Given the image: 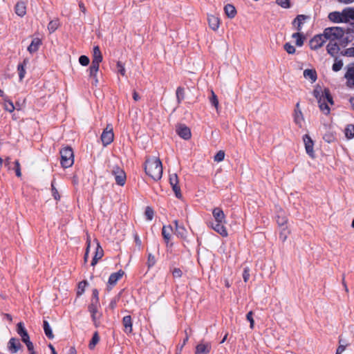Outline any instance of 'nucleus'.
Returning <instances> with one entry per match:
<instances>
[{
	"instance_id": "f257e3e1",
	"label": "nucleus",
	"mask_w": 354,
	"mask_h": 354,
	"mask_svg": "<svg viewBox=\"0 0 354 354\" xmlns=\"http://www.w3.org/2000/svg\"><path fill=\"white\" fill-rule=\"evenodd\" d=\"M145 171L153 180L158 181L162 176V165L160 158L150 157L147 158L144 164Z\"/></svg>"
},
{
	"instance_id": "f03ea898",
	"label": "nucleus",
	"mask_w": 354,
	"mask_h": 354,
	"mask_svg": "<svg viewBox=\"0 0 354 354\" xmlns=\"http://www.w3.org/2000/svg\"><path fill=\"white\" fill-rule=\"evenodd\" d=\"M60 163L63 168H69L74 163V153L71 147L66 146L61 149Z\"/></svg>"
},
{
	"instance_id": "7ed1b4c3",
	"label": "nucleus",
	"mask_w": 354,
	"mask_h": 354,
	"mask_svg": "<svg viewBox=\"0 0 354 354\" xmlns=\"http://www.w3.org/2000/svg\"><path fill=\"white\" fill-rule=\"evenodd\" d=\"M344 35L343 28L342 27H328L324 29V36L325 39L335 41Z\"/></svg>"
},
{
	"instance_id": "20e7f679",
	"label": "nucleus",
	"mask_w": 354,
	"mask_h": 354,
	"mask_svg": "<svg viewBox=\"0 0 354 354\" xmlns=\"http://www.w3.org/2000/svg\"><path fill=\"white\" fill-rule=\"evenodd\" d=\"M111 174L114 176L118 185L123 186L125 184L127 179L126 173L120 167L115 165L113 167Z\"/></svg>"
},
{
	"instance_id": "39448f33",
	"label": "nucleus",
	"mask_w": 354,
	"mask_h": 354,
	"mask_svg": "<svg viewBox=\"0 0 354 354\" xmlns=\"http://www.w3.org/2000/svg\"><path fill=\"white\" fill-rule=\"evenodd\" d=\"M114 139V133L111 124H107L106 127L102 131L101 140L104 147L110 145Z\"/></svg>"
},
{
	"instance_id": "423d86ee",
	"label": "nucleus",
	"mask_w": 354,
	"mask_h": 354,
	"mask_svg": "<svg viewBox=\"0 0 354 354\" xmlns=\"http://www.w3.org/2000/svg\"><path fill=\"white\" fill-rule=\"evenodd\" d=\"M227 223H217L210 221L207 223V226L213 229L215 232L219 234L223 237H227L228 236L227 230L225 226Z\"/></svg>"
},
{
	"instance_id": "0eeeda50",
	"label": "nucleus",
	"mask_w": 354,
	"mask_h": 354,
	"mask_svg": "<svg viewBox=\"0 0 354 354\" xmlns=\"http://www.w3.org/2000/svg\"><path fill=\"white\" fill-rule=\"evenodd\" d=\"M176 132L181 138L188 140L192 137L191 129L185 124H178L176 126Z\"/></svg>"
},
{
	"instance_id": "6e6552de",
	"label": "nucleus",
	"mask_w": 354,
	"mask_h": 354,
	"mask_svg": "<svg viewBox=\"0 0 354 354\" xmlns=\"http://www.w3.org/2000/svg\"><path fill=\"white\" fill-rule=\"evenodd\" d=\"M276 222L280 227H283L288 223V218L286 212L280 207H276L275 213Z\"/></svg>"
},
{
	"instance_id": "1a4fd4ad",
	"label": "nucleus",
	"mask_w": 354,
	"mask_h": 354,
	"mask_svg": "<svg viewBox=\"0 0 354 354\" xmlns=\"http://www.w3.org/2000/svg\"><path fill=\"white\" fill-rule=\"evenodd\" d=\"M324 33L315 35L309 41L310 48L312 50H317L326 42Z\"/></svg>"
},
{
	"instance_id": "9d476101",
	"label": "nucleus",
	"mask_w": 354,
	"mask_h": 354,
	"mask_svg": "<svg viewBox=\"0 0 354 354\" xmlns=\"http://www.w3.org/2000/svg\"><path fill=\"white\" fill-rule=\"evenodd\" d=\"M303 141L304 142L306 153L312 158H315V152L313 150L314 142L308 134L303 136Z\"/></svg>"
},
{
	"instance_id": "9b49d317",
	"label": "nucleus",
	"mask_w": 354,
	"mask_h": 354,
	"mask_svg": "<svg viewBox=\"0 0 354 354\" xmlns=\"http://www.w3.org/2000/svg\"><path fill=\"white\" fill-rule=\"evenodd\" d=\"M124 274V272L121 269L116 272L111 274L108 280V289L111 290L114 286H115L117 282L122 277Z\"/></svg>"
},
{
	"instance_id": "f8f14e48",
	"label": "nucleus",
	"mask_w": 354,
	"mask_h": 354,
	"mask_svg": "<svg viewBox=\"0 0 354 354\" xmlns=\"http://www.w3.org/2000/svg\"><path fill=\"white\" fill-rule=\"evenodd\" d=\"M212 216L214 218L213 222L227 223L225 214L221 207H214L212 209Z\"/></svg>"
},
{
	"instance_id": "ddd939ff",
	"label": "nucleus",
	"mask_w": 354,
	"mask_h": 354,
	"mask_svg": "<svg viewBox=\"0 0 354 354\" xmlns=\"http://www.w3.org/2000/svg\"><path fill=\"white\" fill-rule=\"evenodd\" d=\"M16 330L17 334L21 337V341L24 343L30 340L28 333L26 329L24 324L23 322H20L17 324Z\"/></svg>"
},
{
	"instance_id": "4468645a",
	"label": "nucleus",
	"mask_w": 354,
	"mask_h": 354,
	"mask_svg": "<svg viewBox=\"0 0 354 354\" xmlns=\"http://www.w3.org/2000/svg\"><path fill=\"white\" fill-rule=\"evenodd\" d=\"M173 231L171 225H164L162 229V236L167 247H172L173 243H169L171 235V232Z\"/></svg>"
},
{
	"instance_id": "2eb2a0df",
	"label": "nucleus",
	"mask_w": 354,
	"mask_h": 354,
	"mask_svg": "<svg viewBox=\"0 0 354 354\" xmlns=\"http://www.w3.org/2000/svg\"><path fill=\"white\" fill-rule=\"evenodd\" d=\"M102 59L103 57L100 47L95 46L93 49V59L91 65L100 66V64L102 62Z\"/></svg>"
},
{
	"instance_id": "dca6fc26",
	"label": "nucleus",
	"mask_w": 354,
	"mask_h": 354,
	"mask_svg": "<svg viewBox=\"0 0 354 354\" xmlns=\"http://www.w3.org/2000/svg\"><path fill=\"white\" fill-rule=\"evenodd\" d=\"M344 78L347 80L348 86H354V62L347 66V71L344 75Z\"/></svg>"
},
{
	"instance_id": "f3484780",
	"label": "nucleus",
	"mask_w": 354,
	"mask_h": 354,
	"mask_svg": "<svg viewBox=\"0 0 354 354\" xmlns=\"http://www.w3.org/2000/svg\"><path fill=\"white\" fill-rule=\"evenodd\" d=\"M21 347L19 339L15 337L10 338L8 343V348L12 354L16 353Z\"/></svg>"
},
{
	"instance_id": "a211bd4d",
	"label": "nucleus",
	"mask_w": 354,
	"mask_h": 354,
	"mask_svg": "<svg viewBox=\"0 0 354 354\" xmlns=\"http://www.w3.org/2000/svg\"><path fill=\"white\" fill-rule=\"evenodd\" d=\"M174 223L175 225V234L182 239H186L187 236L186 228L183 225H179L177 220H175Z\"/></svg>"
},
{
	"instance_id": "6ab92c4d",
	"label": "nucleus",
	"mask_w": 354,
	"mask_h": 354,
	"mask_svg": "<svg viewBox=\"0 0 354 354\" xmlns=\"http://www.w3.org/2000/svg\"><path fill=\"white\" fill-rule=\"evenodd\" d=\"M309 16L305 15H298L292 21V25L299 32L302 29L303 21L308 19Z\"/></svg>"
},
{
	"instance_id": "aec40b11",
	"label": "nucleus",
	"mask_w": 354,
	"mask_h": 354,
	"mask_svg": "<svg viewBox=\"0 0 354 354\" xmlns=\"http://www.w3.org/2000/svg\"><path fill=\"white\" fill-rule=\"evenodd\" d=\"M211 348L212 346L210 343H200L196 346L195 354H209Z\"/></svg>"
},
{
	"instance_id": "412c9836",
	"label": "nucleus",
	"mask_w": 354,
	"mask_h": 354,
	"mask_svg": "<svg viewBox=\"0 0 354 354\" xmlns=\"http://www.w3.org/2000/svg\"><path fill=\"white\" fill-rule=\"evenodd\" d=\"M340 48L339 44L336 41H329L326 46L327 53L332 57H335V55L338 53Z\"/></svg>"
},
{
	"instance_id": "4be33fe9",
	"label": "nucleus",
	"mask_w": 354,
	"mask_h": 354,
	"mask_svg": "<svg viewBox=\"0 0 354 354\" xmlns=\"http://www.w3.org/2000/svg\"><path fill=\"white\" fill-rule=\"evenodd\" d=\"M100 66H90L88 68L89 72V77L93 79L92 85L97 86L98 84V79L97 77V74L99 71Z\"/></svg>"
},
{
	"instance_id": "5701e85b",
	"label": "nucleus",
	"mask_w": 354,
	"mask_h": 354,
	"mask_svg": "<svg viewBox=\"0 0 354 354\" xmlns=\"http://www.w3.org/2000/svg\"><path fill=\"white\" fill-rule=\"evenodd\" d=\"M122 324L124 327V332L127 334L131 333L133 331V322L131 315H126L122 319Z\"/></svg>"
},
{
	"instance_id": "b1692460",
	"label": "nucleus",
	"mask_w": 354,
	"mask_h": 354,
	"mask_svg": "<svg viewBox=\"0 0 354 354\" xmlns=\"http://www.w3.org/2000/svg\"><path fill=\"white\" fill-rule=\"evenodd\" d=\"M29 63V59L25 58L22 62H20L17 66V71L19 74V80L21 81L26 75V67Z\"/></svg>"
},
{
	"instance_id": "393cba45",
	"label": "nucleus",
	"mask_w": 354,
	"mask_h": 354,
	"mask_svg": "<svg viewBox=\"0 0 354 354\" xmlns=\"http://www.w3.org/2000/svg\"><path fill=\"white\" fill-rule=\"evenodd\" d=\"M41 40L39 38H34L32 40L30 44L28 46L27 50L31 54L35 53L39 50V48L41 45Z\"/></svg>"
},
{
	"instance_id": "a878e982",
	"label": "nucleus",
	"mask_w": 354,
	"mask_h": 354,
	"mask_svg": "<svg viewBox=\"0 0 354 354\" xmlns=\"http://www.w3.org/2000/svg\"><path fill=\"white\" fill-rule=\"evenodd\" d=\"M208 24L211 29L216 30L220 24V19L218 17L214 15H209L207 17Z\"/></svg>"
},
{
	"instance_id": "bb28decb",
	"label": "nucleus",
	"mask_w": 354,
	"mask_h": 354,
	"mask_svg": "<svg viewBox=\"0 0 354 354\" xmlns=\"http://www.w3.org/2000/svg\"><path fill=\"white\" fill-rule=\"evenodd\" d=\"M15 13L19 17H23L26 13V6L24 1L17 2L15 5Z\"/></svg>"
},
{
	"instance_id": "cd10ccee",
	"label": "nucleus",
	"mask_w": 354,
	"mask_h": 354,
	"mask_svg": "<svg viewBox=\"0 0 354 354\" xmlns=\"http://www.w3.org/2000/svg\"><path fill=\"white\" fill-rule=\"evenodd\" d=\"M299 102L296 104V109L295 110V115H294V121L295 122L299 127L302 126V121L304 120V117L302 112L300 110H297L299 108Z\"/></svg>"
},
{
	"instance_id": "c85d7f7f",
	"label": "nucleus",
	"mask_w": 354,
	"mask_h": 354,
	"mask_svg": "<svg viewBox=\"0 0 354 354\" xmlns=\"http://www.w3.org/2000/svg\"><path fill=\"white\" fill-rule=\"evenodd\" d=\"M176 102L180 105L185 97V89L183 86H178L176 91Z\"/></svg>"
},
{
	"instance_id": "c756f323",
	"label": "nucleus",
	"mask_w": 354,
	"mask_h": 354,
	"mask_svg": "<svg viewBox=\"0 0 354 354\" xmlns=\"http://www.w3.org/2000/svg\"><path fill=\"white\" fill-rule=\"evenodd\" d=\"M225 15L230 19H233L236 15V10L232 4H227L224 7Z\"/></svg>"
},
{
	"instance_id": "7c9ffc66",
	"label": "nucleus",
	"mask_w": 354,
	"mask_h": 354,
	"mask_svg": "<svg viewBox=\"0 0 354 354\" xmlns=\"http://www.w3.org/2000/svg\"><path fill=\"white\" fill-rule=\"evenodd\" d=\"M304 77L310 79L312 82H315L317 79V74L315 69H306L304 71Z\"/></svg>"
},
{
	"instance_id": "2f4dec72",
	"label": "nucleus",
	"mask_w": 354,
	"mask_h": 354,
	"mask_svg": "<svg viewBox=\"0 0 354 354\" xmlns=\"http://www.w3.org/2000/svg\"><path fill=\"white\" fill-rule=\"evenodd\" d=\"M43 328H44V333L46 335V336L49 339H53L54 338V334L53 333V330H52V328L48 323V322L47 320H44L43 321Z\"/></svg>"
},
{
	"instance_id": "473e14b6",
	"label": "nucleus",
	"mask_w": 354,
	"mask_h": 354,
	"mask_svg": "<svg viewBox=\"0 0 354 354\" xmlns=\"http://www.w3.org/2000/svg\"><path fill=\"white\" fill-rule=\"evenodd\" d=\"M292 37L296 39V41H295L296 46L300 47L304 45V40H305L306 37L302 32H297L293 33L292 35Z\"/></svg>"
},
{
	"instance_id": "72a5a7b5",
	"label": "nucleus",
	"mask_w": 354,
	"mask_h": 354,
	"mask_svg": "<svg viewBox=\"0 0 354 354\" xmlns=\"http://www.w3.org/2000/svg\"><path fill=\"white\" fill-rule=\"evenodd\" d=\"M328 17L330 21L334 23H342V19L340 17V12L334 11L330 12Z\"/></svg>"
},
{
	"instance_id": "f704fd0d",
	"label": "nucleus",
	"mask_w": 354,
	"mask_h": 354,
	"mask_svg": "<svg viewBox=\"0 0 354 354\" xmlns=\"http://www.w3.org/2000/svg\"><path fill=\"white\" fill-rule=\"evenodd\" d=\"M350 16H351V7L344 8L340 12V17L342 19V23L350 22Z\"/></svg>"
},
{
	"instance_id": "c9c22d12",
	"label": "nucleus",
	"mask_w": 354,
	"mask_h": 354,
	"mask_svg": "<svg viewBox=\"0 0 354 354\" xmlns=\"http://www.w3.org/2000/svg\"><path fill=\"white\" fill-rule=\"evenodd\" d=\"M319 104V107L320 110L325 114L328 115L330 113V109L327 104V103L325 102L324 99H322L317 101Z\"/></svg>"
},
{
	"instance_id": "e433bc0d",
	"label": "nucleus",
	"mask_w": 354,
	"mask_h": 354,
	"mask_svg": "<svg viewBox=\"0 0 354 354\" xmlns=\"http://www.w3.org/2000/svg\"><path fill=\"white\" fill-rule=\"evenodd\" d=\"M99 341H100L99 333L97 331H95L93 333V337L88 344L89 349L90 350L94 349V348L95 347L96 344L99 342Z\"/></svg>"
},
{
	"instance_id": "4c0bfd02",
	"label": "nucleus",
	"mask_w": 354,
	"mask_h": 354,
	"mask_svg": "<svg viewBox=\"0 0 354 354\" xmlns=\"http://www.w3.org/2000/svg\"><path fill=\"white\" fill-rule=\"evenodd\" d=\"M59 21L58 19L51 20L48 24V30L50 33L54 32L59 27Z\"/></svg>"
},
{
	"instance_id": "58836bf2",
	"label": "nucleus",
	"mask_w": 354,
	"mask_h": 354,
	"mask_svg": "<svg viewBox=\"0 0 354 354\" xmlns=\"http://www.w3.org/2000/svg\"><path fill=\"white\" fill-rule=\"evenodd\" d=\"M323 99H324V100H325V102L326 103L328 102V103H329L330 104H334L333 98V96L331 95V93H330V91L329 88H324Z\"/></svg>"
},
{
	"instance_id": "ea45409f",
	"label": "nucleus",
	"mask_w": 354,
	"mask_h": 354,
	"mask_svg": "<svg viewBox=\"0 0 354 354\" xmlns=\"http://www.w3.org/2000/svg\"><path fill=\"white\" fill-rule=\"evenodd\" d=\"M55 185V179L54 178L51 181V192H52V196H53V198L55 201H59L60 200L61 196H60L57 189H56Z\"/></svg>"
},
{
	"instance_id": "a19ab883",
	"label": "nucleus",
	"mask_w": 354,
	"mask_h": 354,
	"mask_svg": "<svg viewBox=\"0 0 354 354\" xmlns=\"http://www.w3.org/2000/svg\"><path fill=\"white\" fill-rule=\"evenodd\" d=\"M4 101H5V104H4L5 110L10 113L13 112L15 109L13 102L10 100L8 99V97H6L4 98Z\"/></svg>"
},
{
	"instance_id": "79ce46f5",
	"label": "nucleus",
	"mask_w": 354,
	"mask_h": 354,
	"mask_svg": "<svg viewBox=\"0 0 354 354\" xmlns=\"http://www.w3.org/2000/svg\"><path fill=\"white\" fill-rule=\"evenodd\" d=\"M346 137L348 139L354 138V124H348L345 129Z\"/></svg>"
},
{
	"instance_id": "37998d69",
	"label": "nucleus",
	"mask_w": 354,
	"mask_h": 354,
	"mask_svg": "<svg viewBox=\"0 0 354 354\" xmlns=\"http://www.w3.org/2000/svg\"><path fill=\"white\" fill-rule=\"evenodd\" d=\"M313 95L318 100L323 99L324 91H322V88L319 86H317L313 90Z\"/></svg>"
},
{
	"instance_id": "c03bdc74",
	"label": "nucleus",
	"mask_w": 354,
	"mask_h": 354,
	"mask_svg": "<svg viewBox=\"0 0 354 354\" xmlns=\"http://www.w3.org/2000/svg\"><path fill=\"white\" fill-rule=\"evenodd\" d=\"M88 285V282L86 280H83L78 283L77 287V295L80 296L82 295L85 290L86 286Z\"/></svg>"
},
{
	"instance_id": "a18cd8bd",
	"label": "nucleus",
	"mask_w": 354,
	"mask_h": 354,
	"mask_svg": "<svg viewBox=\"0 0 354 354\" xmlns=\"http://www.w3.org/2000/svg\"><path fill=\"white\" fill-rule=\"evenodd\" d=\"M343 66V62L342 59H337V58H335V63L332 66V69L335 72L339 71Z\"/></svg>"
},
{
	"instance_id": "49530a36",
	"label": "nucleus",
	"mask_w": 354,
	"mask_h": 354,
	"mask_svg": "<svg viewBox=\"0 0 354 354\" xmlns=\"http://www.w3.org/2000/svg\"><path fill=\"white\" fill-rule=\"evenodd\" d=\"M104 255V250L101 247L100 243L97 241V245L95 248V255L97 259H100Z\"/></svg>"
},
{
	"instance_id": "de8ad7c7",
	"label": "nucleus",
	"mask_w": 354,
	"mask_h": 354,
	"mask_svg": "<svg viewBox=\"0 0 354 354\" xmlns=\"http://www.w3.org/2000/svg\"><path fill=\"white\" fill-rule=\"evenodd\" d=\"M145 215L146 216L147 220L151 221L153 219V216H154V211H153V209L151 207L147 206L145 208Z\"/></svg>"
},
{
	"instance_id": "09e8293b",
	"label": "nucleus",
	"mask_w": 354,
	"mask_h": 354,
	"mask_svg": "<svg viewBox=\"0 0 354 354\" xmlns=\"http://www.w3.org/2000/svg\"><path fill=\"white\" fill-rule=\"evenodd\" d=\"M354 39V35L352 36V38L350 39L349 37L346 36V37H344L342 36V38L339 39L338 40H339V42H340V45L343 47H345L350 42H351Z\"/></svg>"
},
{
	"instance_id": "8fccbe9b",
	"label": "nucleus",
	"mask_w": 354,
	"mask_h": 354,
	"mask_svg": "<svg viewBox=\"0 0 354 354\" xmlns=\"http://www.w3.org/2000/svg\"><path fill=\"white\" fill-rule=\"evenodd\" d=\"M116 66L118 69V73H120L122 76H125L126 70L124 68V64L120 61H118L117 62Z\"/></svg>"
},
{
	"instance_id": "3c124183",
	"label": "nucleus",
	"mask_w": 354,
	"mask_h": 354,
	"mask_svg": "<svg viewBox=\"0 0 354 354\" xmlns=\"http://www.w3.org/2000/svg\"><path fill=\"white\" fill-rule=\"evenodd\" d=\"M283 48L287 52V53H288L290 55L294 54L296 51L295 46H293L289 42H287L283 45Z\"/></svg>"
},
{
	"instance_id": "603ef678",
	"label": "nucleus",
	"mask_w": 354,
	"mask_h": 354,
	"mask_svg": "<svg viewBox=\"0 0 354 354\" xmlns=\"http://www.w3.org/2000/svg\"><path fill=\"white\" fill-rule=\"evenodd\" d=\"M156 260L155 257L151 253H149L147 262L148 268H151V267H153L156 264Z\"/></svg>"
},
{
	"instance_id": "864d4df0",
	"label": "nucleus",
	"mask_w": 354,
	"mask_h": 354,
	"mask_svg": "<svg viewBox=\"0 0 354 354\" xmlns=\"http://www.w3.org/2000/svg\"><path fill=\"white\" fill-rule=\"evenodd\" d=\"M276 3L283 8H290L291 7L290 0H276Z\"/></svg>"
},
{
	"instance_id": "5fc2aeb1",
	"label": "nucleus",
	"mask_w": 354,
	"mask_h": 354,
	"mask_svg": "<svg viewBox=\"0 0 354 354\" xmlns=\"http://www.w3.org/2000/svg\"><path fill=\"white\" fill-rule=\"evenodd\" d=\"M172 187L173 191L175 193V196L177 198L180 199L182 198V194L180 192V188L178 184H174L173 185H171Z\"/></svg>"
},
{
	"instance_id": "6e6d98bb",
	"label": "nucleus",
	"mask_w": 354,
	"mask_h": 354,
	"mask_svg": "<svg viewBox=\"0 0 354 354\" xmlns=\"http://www.w3.org/2000/svg\"><path fill=\"white\" fill-rule=\"evenodd\" d=\"M224 158H225V152H224V151L220 150L214 156V160L219 162L223 161L224 160Z\"/></svg>"
},
{
	"instance_id": "4d7b16f0",
	"label": "nucleus",
	"mask_w": 354,
	"mask_h": 354,
	"mask_svg": "<svg viewBox=\"0 0 354 354\" xmlns=\"http://www.w3.org/2000/svg\"><path fill=\"white\" fill-rule=\"evenodd\" d=\"M253 312L252 310L249 311L246 315V319L250 322V328L251 329L254 328V320L253 319Z\"/></svg>"
},
{
	"instance_id": "13d9d810",
	"label": "nucleus",
	"mask_w": 354,
	"mask_h": 354,
	"mask_svg": "<svg viewBox=\"0 0 354 354\" xmlns=\"http://www.w3.org/2000/svg\"><path fill=\"white\" fill-rule=\"evenodd\" d=\"M99 304L98 303H91L88 306V310L92 314H97V306Z\"/></svg>"
},
{
	"instance_id": "bf43d9fd",
	"label": "nucleus",
	"mask_w": 354,
	"mask_h": 354,
	"mask_svg": "<svg viewBox=\"0 0 354 354\" xmlns=\"http://www.w3.org/2000/svg\"><path fill=\"white\" fill-rule=\"evenodd\" d=\"M90 59L88 56L86 55H81L79 57V63L83 66H86L89 64Z\"/></svg>"
},
{
	"instance_id": "052dcab7",
	"label": "nucleus",
	"mask_w": 354,
	"mask_h": 354,
	"mask_svg": "<svg viewBox=\"0 0 354 354\" xmlns=\"http://www.w3.org/2000/svg\"><path fill=\"white\" fill-rule=\"evenodd\" d=\"M341 55L346 57H354V47L348 48L342 51Z\"/></svg>"
},
{
	"instance_id": "680f3d73",
	"label": "nucleus",
	"mask_w": 354,
	"mask_h": 354,
	"mask_svg": "<svg viewBox=\"0 0 354 354\" xmlns=\"http://www.w3.org/2000/svg\"><path fill=\"white\" fill-rule=\"evenodd\" d=\"M174 278H180L183 275V272L179 268H174L171 269Z\"/></svg>"
},
{
	"instance_id": "e2e57ef3",
	"label": "nucleus",
	"mask_w": 354,
	"mask_h": 354,
	"mask_svg": "<svg viewBox=\"0 0 354 354\" xmlns=\"http://www.w3.org/2000/svg\"><path fill=\"white\" fill-rule=\"evenodd\" d=\"M91 303H98L99 304V292L97 289L94 288L92 290V298Z\"/></svg>"
},
{
	"instance_id": "0e129e2a",
	"label": "nucleus",
	"mask_w": 354,
	"mask_h": 354,
	"mask_svg": "<svg viewBox=\"0 0 354 354\" xmlns=\"http://www.w3.org/2000/svg\"><path fill=\"white\" fill-rule=\"evenodd\" d=\"M209 101L212 106H214L216 108L218 107V100L217 96L216 95V94L214 93L213 91H212V96L209 98Z\"/></svg>"
},
{
	"instance_id": "69168bd1",
	"label": "nucleus",
	"mask_w": 354,
	"mask_h": 354,
	"mask_svg": "<svg viewBox=\"0 0 354 354\" xmlns=\"http://www.w3.org/2000/svg\"><path fill=\"white\" fill-rule=\"evenodd\" d=\"M342 339L341 338H339V345L336 350L335 354H342L345 351L347 344H342Z\"/></svg>"
},
{
	"instance_id": "338daca9",
	"label": "nucleus",
	"mask_w": 354,
	"mask_h": 354,
	"mask_svg": "<svg viewBox=\"0 0 354 354\" xmlns=\"http://www.w3.org/2000/svg\"><path fill=\"white\" fill-rule=\"evenodd\" d=\"M323 139L326 142L330 143V142L334 141L335 138L333 133H328L324 134V136H323Z\"/></svg>"
},
{
	"instance_id": "774afa93",
	"label": "nucleus",
	"mask_w": 354,
	"mask_h": 354,
	"mask_svg": "<svg viewBox=\"0 0 354 354\" xmlns=\"http://www.w3.org/2000/svg\"><path fill=\"white\" fill-rule=\"evenodd\" d=\"M343 30L344 34L349 35L351 33H354V24L350 23V25L346 28H343Z\"/></svg>"
}]
</instances>
